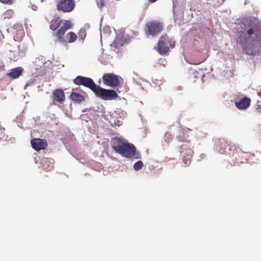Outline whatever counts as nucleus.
I'll return each instance as SVG.
<instances>
[{
	"label": "nucleus",
	"instance_id": "obj_1",
	"mask_svg": "<svg viewBox=\"0 0 261 261\" xmlns=\"http://www.w3.org/2000/svg\"><path fill=\"white\" fill-rule=\"evenodd\" d=\"M241 30L238 31V42L243 48L251 45L261 46V24L248 19H244L241 24Z\"/></svg>",
	"mask_w": 261,
	"mask_h": 261
},
{
	"label": "nucleus",
	"instance_id": "obj_2",
	"mask_svg": "<svg viewBox=\"0 0 261 261\" xmlns=\"http://www.w3.org/2000/svg\"><path fill=\"white\" fill-rule=\"evenodd\" d=\"M114 149L122 156L130 158L135 156L136 159L140 158V154L136 153V148L134 145L129 144L125 139L116 137L112 141Z\"/></svg>",
	"mask_w": 261,
	"mask_h": 261
},
{
	"label": "nucleus",
	"instance_id": "obj_3",
	"mask_svg": "<svg viewBox=\"0 0 261 261\" xmlns=\"http://www.w3.org/2000/svg\"><path fill=\"white\" fill-rule=\"evenodd\" d=\"M93 92L97 97L105 100L115 99L118 97V95L115 91L103 89L98 85Z\"/></svg>",
	"mask_w": 261,
	"mask_h": 261
},
{
	"label": "nucleus",
	"instance_id": "obj_4",
	"mask_svg": "<svg viewBox=\"0 0 261 261\" xmlns=\"http://www.w3.org/2000/svg\"><path fill=\"white\" fill-rule=\"evenodd\" d=\"M146 27L145 33L147 36H155L158 35L163 29L161 23L157 21H150L146 24Z\"/></svg>",
	"mask_w": 261,
	"mask_h": 261
},
{
	"label": "nucleus",
	"instance_id": "obj_5",
	"mask_svg": "<svg viewBox=\"0 0 261 261\" xmlns=\"http://www.w3.org/2000/svg\"><path fill=\"white\" fill-rule=\"evenodd\" d=\"M174 46V42L169 41L168 37L163 36L160 38L159 41L158 51L161 55L165 54L169 50V46L172 48Z\"/></svg>",
	"mask_w": 261,
	"mask_h": 261
},
{
	"label": "nucleus",
	"instance_id": "obj_6",
	"mask_svg": "<svg viewBox=\"0 0 261 261\" xmlns=\"http://www.w3.org/2000/svg\"><path fill=\"white\" fill-rule=\"evenodd\" d=\"M73 82L77 85H83L89 88L94 92L97 85L95 84L92 79L89 77L77 76L74 80Z\"/></svg>",
	"mask_w": 261,
	"mask_h": 261
},
{
	"label": "nucleus",
	"instance_id": "obj_7",
	"mask_svg": "<svg viewBox=\"0 0 261 261\" xmlns=\"http://www.w3.org/2000/svg\"><path fill=\"white\" fill-rule=\"evenodd\" d=\"M72 28L71 22L69 20L61 21V28L56 33V36L60 42H64L65 38L63 37L65 32Z\"/></svg>",
	"mask_w": 261,
	"mask_h": 261
},
{
	"label": "nucleus",
	"instance_id": "obj_8",
	"mask_svg": "<svg viewBox=\"0 0 261 261\" xmlns=\"http://www.w3.org/2000/svg\"><path fill=\"white\" fill-rule=\"evenodd\" d=\"M102 80L105 85L112 87H116L120 84V81L118 76L112 73H106L103 74Z\"/></svg>",
	"mask_w": 261,
	"mask_h": 261
},
{
	"label": "nucleus",
	"instance_id": "obj_9",
	"mask_svg": "<svg viewBox=\"0 0 261 261\" xmlns=\"http://www.w3.org/2000/svg\"><path fill=\"white\" fill-rule=\"evenodd\" d=\"M12 33L14 34V39L16 41H20L22 40L24 31L22 24H16L13 26Z\"/></svg>",
	"mask_w": 261,
	"mask_h": 261
},
{
	"label": "nucleus",
	"instance_id": "obj_10",
	"mask_svg": "<svg viewBox=\"0 0 261 261\" xmlns=\"http://www.w3.org/2000/svg\"><path fill=\"white\" fill-rule=\"evenodd\" d=\"M74 4L72 0H61L58 5V8L64 12H70L74 8Z\"/></svg>",
	"mask_w": 261,
	"mask_h": 261
},
{
	"label": "nucleus",
	"instance_id": "obj_11",
	"mask_svg": "<svg viewBox=\"0 0 261 261\" xmlns=\"http://www.w3.org/2000/svg\"><path fill=\"white\" fill-rule=\"evenodd\" d=\"M32 147L36 150L44 149L47 146L46 142L40 139H34L31 141Z\"/></svg>",
	"mask_w": 261,
	"mask_h": 261
},
{
	"label": "nucleus",
	"instance_id": "obj_12",
	"mask_svg": "<svg viewBox=\"0 0 261 261\" xmlns=\"http://www.w3.org/2000/svg\"><path fill=\"white\" fill-rule=\"evenodd\" d=\"M251 100L247 97H244L235 102V105L239 110L247 109L250 105Z\"/></svg>",
	"mask_w": 261,
	"mask_h": 261
},
{
	"label": "nucleus",
	"instance_id": "obj_13",
	"mask_svg": "<svg viewBox=\"0 0 261 261\" xmlns=\"http://www.w3.org/2000/svg\"><path fill=\"white\" fill-rule=\"evenodd\" d=\"M54 99L60 103H62L65 101V94L63 90L57 89L53 91Z\"/></svg>",
	"mask_w": 261,
	"mask_h": 261
},
{
	"label": "nucleus",
	"instance_id": "obj_14",
	"mask_svg": "<svg viewBox=\"0 0 261 261\" xmlns=\"http://www.w3.org/2000/svg\"><path fill=\"white\" fill-rule=\"evenodd\" d=\"M42 164L44 170L49 171L54 167V160L51 159H44L42 161Z\"/></svg>",
	"mask_w": 261,
	"mask_h": 261
},
{
	"label": "nucleus",
	"instance_id": "obj_15",
	"mask_svg": "<svg viewBox=\"0 0 261 261\" xmlns=\"http://www.w3.org/2000/svg\"><path fill=\"white\" fill-rule=\"evenodd\" d=\"M22 71V69L21 67H17L12 69L8 75L13 79H16L21 74Z\"/></svg>",
	"mask_w": 261,
	"mask_h": 261
},
{
	"label": "nucleus",
	"instance_id": "obj_16",
	"mask_svg": "<svg viewBox=\"0 0 261 261\" xmlns=\"http://www.w3.org/2000/svg\"><path fill=\"white\" fill-rule=\"evenodd\" d=\"M76 34L73 32H70L66 35V39H65V41L64 43H72L76 40Z\"/></svg>",
	"mask_w": 261,
	"mask_h": 261
},
{
	"label": "nucleus",
	"instance_id": "obj_17",
	"mask_svg": "<svg viewBox=\"0 0 261 261\" xmlns=\"http://www.w3.org/2000/svg\"><path fill=\"white\" fill-rule=\"evenodd\" d=\"M70 98L73 101H77L79 102H80L84 100L85 99L84 96L76 92H72V93L70 95Z\"/></svg>",
	"mask_w": 261,
	"mask_h": 261
},
{
	"label": "nucleus",
	"instance_id": "obj_18",
	"mask_svg": "<svg viewBox=\"0 0 261 261\" xmlns=\"http://www.w3.org/2000/svg\"><path fill=\"white\" fill-rule=\"evenodd\" d=\"M61 20L59 18H55L50 22V28L52 30H55L59 26H61Z\"/></svg>",
	"mask_w": 261,
	"mask_h": 261
},
{
	"label": "nucleus",
	"instance_id": "obj_19",
	"mask_svg": "<svg viewBox=\"0 0 261 261\" xmlns=\"http://www.w3.org/2000/svg\"><path fill=\"white\" fill-rule=\"evenodd\" d=\"M111 32V28L109 26H106L103 27L102 31L101 32V37L103 35L105 36H109Z\"/></svg>",
	"mask_w": 261,
	"mask_h": 261
},
{
	"label": "nucleus",
	"instance_id": "obj_20",
	"mask_svg": "<svg viewBox=\"0 0 261 261\" xmlns=\"http://www.w3.org/2000/svg\"><path fill=\"white\" fill-rule=\"evenodd\" d=\"M125 41L121 38H119L118 37L113 42V45L116 47H119V46H121L124 43Z\"/></svg>",
	"mask_w": 261,
	"mask_h": 261
},
{
	"label": "nucleus",
	"instance_id": "obj_21",
	"mask_svg": "<svg viewBox=\"0 0 261 261\" xmlns=\"http://www.w3.org/2000/svg\"><path fill=\"white\" fill-rule=\"evenodd\" d=\"M143 166V163L141 161H137L134 165V169L136 171H138L142 168Z\"/></svg>",
	"mask_w": 261,
	"mask_h": 261
},
{
	"label": "nucleus",
	"instance_id": "obj_22",
	"mask_svg": "<svg viewBox=\"0 0 261 261\" xmlns=\"http://www.w3.org/2000/svg\"><path fill=\"white\" fill-rule=\"evenodd\" d=\"M98 8H101L105 5V0H96Z\"/></svg>",
	"mask_w": 261,
	"mask_h": 261
},
{
	"label": "nucleus",
	"instance_id": "obj_23",
	"mask_svg": "<svg viewBox=\"0 0 261 261\" xmlns=\"http://www.w3.org/2000/svg\"><path fill=\"white\" fill-rule=\"evenodd\" d=\"M184 162L186 166L189 165L191 163L190 157L189 155L184 158Z\"/></svg>",
	"mask_w": 261,
	"mask_h": 261
},
{
	"label": "nucleus",
	"instance_id": "obj_24",
	"mask_svg": "<svg viewBox=\"0 0 261 261\" xmlns=\"http://www.w3.org/2000/svg\"><path fill=\"white\" fill-rule=\"evenodd\" d=\"M13 0H0V1L4 4H9L13 3Z\"/></svg>",
	"mask_w": 261,
	"mask_h": 261
},
{
	"label": "nucleus",
	"instance_id": "obj_25",
	"mask_svg": "<svg viewBox=\"0 0 261 261\" xmlns=\"http://www.w3.org/2000/svg\"><path fill=\"white\" fill-rule=\"evenodd\" d=\"M257 110L258 112L261 114V101L258 102Z\"/></svg>",
	"mask_w": 261,
	"mask_h": 261
},
{
	"label": "nucleus",
	"instance_id": "obj_26",
	"mask_svg": "<svg viewBox=\"0 0 261 261\" xmlns=\"http://www.w3.org/2000/svg\"><path fill=\"white\" fill-rule=\"evenodd\" d=\"M230 148L229 147H228L227 148L226 146H225L224 150H223V152H222V153H228V151H230Z\"/></svg>",
	"mask_w": 261,
	"mask_h": 261
},
{
	"label": "nucleus",
	"instance_id": "obj_27",
	"mask_svg": "<svg viewBox=\"0 0 261 261\" xmlns=\"http://www.w3.org/2000/svg\"><path fill=\"white\" fill-rule=\"evenodd\" d=\"M12 13H13V12H12V11L11 10H8V11L7 12V13H6V15H7V14H9H9H12Z\"/></svg>",
	"mask_w": 261,
	"mask_h": 261
},
{
	"label": "nucleus",
	"instance_id": "obj_28",
	"mask_svg": "<svg viewBox=\"0 0 261 261\" xmlns=\"http://www.w3.org/2000/svg\"><path fill=\"white\" fill-rule=\"evenodd\" d=\"M183 149H184V146H182L181 148V152H183V150H182Z\"/></svg>",
	"mask_w": 261,
	"mask_h": 261
},
{
	"label": "nucleus",
	"instance_id": "obj_29",
	"mask_svg": "<svg viewBox=\"0 0 261 261\" xmlns=\"http://www.w3.org/2000/svg\"><path fill=\"white\" fill-rule=\"evenodd\" d=\"M191 151H191V150H188V153L189 154L190 153H191Z\"/></svg>",
	"mask_w": 261,
	"mask_h": 261
}]
</instances>
